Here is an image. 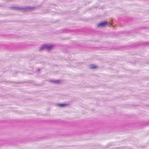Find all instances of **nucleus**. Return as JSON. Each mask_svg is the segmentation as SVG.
<instances>
[{"label":"nucleus","mask_w":149,"mask_h":149,"mask_svg":"<svg viewBox=\"0 0 149 149\" xmlns=\"http://www.w3.org/2000/svg\"><path fill=\"white\" fill-rule=\"evenodd\" d=\"M40 69L39 68L38 69V72H39V71L40 70Z\"/></svg>","instance_id":"0eeeda50"},{"label":"nucleus","mask_w":149,"mask_h":149,"mask_svg":"<svg viewBox=\"0 0 149 149\" xmlns=\"http://www.w3.org/2000/svg\"><path fill=\"white\" fill-rule=\"evenodd\" d=\"M107 24V22H102L99 24H98L97 25V27H104L105 25Z\"/></svg>","instance_id":"7ed1b4c3"},{"label":"nucleus","mask_w":149,"mask_h":149,"mask_svg":"<svg viewBox=\"0 0 149 149\" xmlns=\"http://www.w3.org/2000/svg\"><path fill=\"white\" fill-rule=\"evenodd\" d=\"M53 47L52 45H44L40 47V51L43 49L50 50Z\"/></svg>","instance_id":"f03ea898"},{"label":"nucleus","mask_w":149,"mask_h":149,"mask_svg":"<svg viewBox=\"0 0 149 149\" xmlns=\"http://www.w3.org/2000/svg\"><path fill=\"white\" fill-rule=\"evenodd\" d=\"M11 8L13 9L17 10H33L34 8H32L30 7H27L25 8H22L16 6L13 7H12Z\"/></svg>","instance_id":"f257e3e1"},{"label":"nucleus","mask_w":149,"mask_h":149,"mask_svg":"<svg viewBox=\"0 0 149 149\" xmlns=\"http://www.w3.org/2000/svg\"><path fill=\"white\" fill-rule=\"evenodd\" d=\"M97 68V66L94 65H90V68L91 69H95Z\"/></svg>","instance_id":"20e7f679"},{"label":"nucleus","mask_w":149,"mask_h":149,"mask_svg":"<svg viewBox=\"0 0 149 149\" xmlns=\"http://www.w3.org/2000/svg\"><path fill=\"white\" fill-rule=\"evenodd\" d=\"M67 105L66 104H58V106L59 107H64L65 106H66Z\"/></svg>","instance_id":"39448f33"},{"label":"nucleus","mask_w":149,"mask_h":149,"mask_svg":"<svg viewBox=\"0 0 149 149\" xmlns=\"http://www.w3.org/2000/svg\"><path fill=\"white\" fill-rule=\"evenodd\" d=\"M52 81L54 83H56V84H58V83L59 82V80H52Z\"/></svg>","instance_id":"423d86ee"}]
</instances>
